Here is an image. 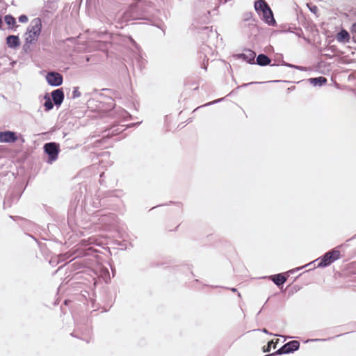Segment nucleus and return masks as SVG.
Wrapping results in <instances>:
<instances>
[{"label":"nucleus","mask_w":356,"mask_h":356,"mask_svg":"<svg viewBox=\"0 0 356 356\" xmlns=\"http://www.w3.org/2000/svg\"><path fill=\"white\" fill-rule=\"evenodd\" d=\"M222 99H216L215 101H213V102H211L209 103H207L206 104H204L203 106H209V105H211V104H214L216 103H218V102H220V101H222Z\"/></svg>","instance_id":"5701e85b"},{"label":"nucleus","mask_w":356,"mask_h":356,"mask_svg":"<svg viewBox=\"0 0 356 356\" xmlns=\"http://www.w3.org/2000/svg\"><path fill=\"white\" fill-rule=\"evenodd\" d=\"M260 16H261L262 20L268 25L273 26L276 25V21L274 18L273 13L270 6L264 10L261 13Z\"/></svg>","instance_id":"6e6552de"},{"label":"nucleus","mask_w":356,"mask_h":356,"mask_svg":"<svg viewBox=\"0 0 356 356\" xmlns=\"http://www.w3.org/2000/svg\"><path fill=\"white\" fill-rule=\"evenodd\" d=\"M309 264H307V265H305V266H301V267H298V268H294V269H293V270H289V273H293V272H295V271H298V270H300V269H302V268H305V266H309Z\"/></svg>","instance_id":"b1692460"},{"label":"nucleus","mask_w":356,"mask_h":356,"mask_svg":"<svg viewBox=\"0 0 356 356\" xmlns=\"http://www.w3.org/2000/svg\"><path fill=\"white\" fill-rule=\"evenodd\" d=\"M17 140L16 134L11 131H0V143H15Z\"/></svg>","instance_id":"1a4fd4ad"},{"label":"nucleus","mask_w":356,"mask_h":356,"mask_svg":"<svg viewBox=\"0 0 356 356\" xmlns=\"http://www.w3.org/2000/svg\"><path fill=\"white\" fill-rule=\"evenodd\" d=\"M157 0H136L124 12L123 18L126 21L143 19L152 21L159 11L155 7Z\"/></svg>","instance_id":"f257e3e1"},{"label":"nucleus","mask_w":356,"mask_h":356,"mask_svg":"<svg viewBox=\"0 0 356 356\" xmlns=\"http://www.w3.org/2000/svg\"><path fill=\"white\" fill-rule=\"evenodd\" d=\"M252 18V12H247V13H245L243 15V19L244 21H249Z\"/></svg>","instance_id":"aec40b11"},{"label":"nucleus","mask_w":356,"mask_h":356,"mask_svg":"<svg viewBox=\"0 0 356 356\" xmlns=\"http://www.w3.org/2000/svg\"><path fill=\"white\" fill-rule=\"evenodd\" d=\"M341 246H338L326 253H325L322 257H319L316 261H319V262L317 264V267L318 268H325L330 264H332L333 262L337 261L340 258L341 253L340 251L338 250L339 248Z\"/></svg>","instance_id":"f03ea898"},{"label":"nucleus","mask_w":356,"mask_h":356,"mask_svg":"<svg viewBox=\"0 0 356 356\" xmlns=\"http://www.w3.org/2000/svg\"><path fill=\"white\" fill-rule=\"evenodd\" d=\"M110 102L108 103L109 104V106L114 108V101L112 99H108Z\"/></svg>","instance_id":"a878e982"},{"label":"nucleus","mask_w":356,"mask_h":356,"mask_svg":"<svg viewBox=\"0 0 356 356\" xmlns=\"http://www.w3.org/2000/svg\"><path fill=\"white\" fill-rule=\"evenodd\" d=\"M278 339L276 340L275 342L274 341H270L268 344L263 348L264 352H270L271 350V347L273 346L274 348H275V345L277 343Z\"/></svg>","instance_id":"a211bd4d"},{"label":"nucleus","mask_w":356,"mask_h":356,"mask_svg":"<svg viewBox=\"0 0 356 356\" xmlns=\"http://www.w3.org/2000/svg\"><path fill=\"white\" fill-rule=\"evenodd\" d=\"M4 20H5V22L8 26H11V25L13 26L16 23V20H15V17L13 15H6L4 17Z\"/></svg>","instance_id":"f3484780"},{"label":"nucleus","mask_w":356,"mask_h":356,"mask_svg":"<svg viewBox=\"0 0 356 356\" xmlns=\"http://www.w3.org/2000/svg\"><path fill=\"white\" fill-rule=\"evenodd\" d=\"M46 79L49 85L51 86L57 87L63 83V76L56 72H51L47 73Z\"/></svg>","instance_id":"423d86ee"},{"label":"nucleus","mask_w":356,"mask_h":356,"mask_svg":"<svg viewBox=\"0 0 356 356\" xmlns=\"http://www.w3.org/2000/svg\"><path fill=\"white\" fill-rule=\"evenodd\" d=\"M262 332H264V333H266V334H268V333H269V332H268V331L266 328H264V329L262 330Z\"/></svg>","instance_id":"c756f323"},{"label":"nucleus","mask_w":356,"mask_h":356,"mask_svg":"<svg viewBox=\"0 0 356 356\" xmlns=\"http://www.w3.org/2000/svg\"><path fill=\"white\" fill-rule=\"evenodd\" d=\"M238 297H241V293H238Z\"/></svg>","instance_id":"c9c22d12"},{"label":"nucleus","mask_w":356,"mask_h":356,"mask_svg":"<svg viewBox=\"0 0 356 356\" xmlns=\"http://www.w3.org/2000/svg\"><path fill=\"white\" fill-rule=\"evenodd\" d=\"M255 64L261 66L265 67L267 65L270 66H275V65H282V66H286L291 68H295L300 70H302L303 67L301 66L295 65L291 63H288L284 60H282L280 64H271V59L266 54H259L256 58Z\"/></svg>","instance_id":"20e7f679"},{"label":"nucleus","mask_w":356,"mask_h":356,"mask_svg":"<svg viewBox=\"0 0 356 356\" xmlns=\"http://www.w3.org/2000/svg\"><path fill=\"white\" fill-rule=\"evenodd\" d=\"M294 89H295V86H291V87L288 88V90L291 91V90H293Z\"/></svg>","instance_id":"c85d7f7f"},{"label":"nucleus","mask_w":356,"mask_h":356,"mask_svg":"<svg viewBox=\"0 0 356 356\" xmlns=\"http://www.w3.org/2000/svg\"><path fill=\"white\" fill-rule=\"evenodd\" d=\"M28 20V17L25 15H22L19 17V21L21 23H26Z\"/></svg>","instance_id":"4be33fe9"},{"label":"nucleus","mask_w":356,"mask_h":356,"mask_svg":"<svg viewBox=\"0 0 356 356\" xmlns=\"http://www.w3.org/2000/svg\"><path fill=\"white\" fill-rule=\"evenodd\" d=\"M80 96H81V92L79 90V88L78 87H74L73 88V91H72V99H76V98L79 97Z\"/></svg>","instance_id":"6ab92c4d"},{"label":"nucleus","mask_w":356,"mask_h":356,"mask_svg":"<svg viewBox=\"0 0 356 356\" xmlns=\"http://www.w3.org/2000/svg\"><path fill=\"white\" fill-rule=\"evenodd\" d=\"M67 302H68V300H65V302H65V305H67Z\"/></svg>","instance_id":"72a5a7b5"},{"label":"nucleus","mask_w":356,"mask_h":356,"mask_svg":"<svg viewBox=\"0 0 356 356\" xmlns=\"http://www.w3.org/2000/svg\"><path fill=\"white\" fill-rule=\"evenodd\" d=\"M6 44L10 48H16L20 44L19 38L17 35H8L6 38Z\"/></svg>","instance_id":"f8f14e48"},{"label":"nucleus","mask_w":356,"mask_h":356,"mask_svg":"<svg viewBox=\"0 0 356 356\" xmlns=\"http://www.w3.org/2000/svg\"><path fill=\"white\" fill-rule=\"evenodd\" d=\"M310 10L312 12V13H316V11L317 10V7L314 6H312V8H310Z\"/></svg>","instance_id":"bb28decb"},{"label":"nucleus","mask_w":356,"mask_h":356,"mask_svg":"<svg viewBox=\"0 0 356 356\" xmlns=\"http://www.w3.org/2000/svg\"><path fill=\"white\" fill-rule=\"evenodd\" d=\"M42 22L40 18L33 19L29 28L26 34L29 35L26 38V43L32 44L38 40L41 33Z\"/></svg>","instance_id":"7ed1b4c3"},{"label":"nucleus","mask_w":356,"mask_h":356,"mask_svg":"<svg viewBox=\"0 0 356 356\" xmlns=\"http://www.w3.org/2000/svg\"><path fill=\"white\" fill-rule=\"evenodd\" d=\"M351 31L353 35H356V22L353 24Z\"/></svg>","instance_id":"393cba45"},{"label":"nucleus","mask_w":356,"mask_h":356,"mask_svg":"<svg viewBox=\"0 0 356 356\" xmlns=\"http://www.w3.org/2000/svg\"><path fill=\"white\" fill-rule=\"evenodd\" d=\"M270 278L277 286L283 285L286 282V277L282 273L271 275Z\"/></svg>","instance_id":"ddd939ff"},{"label":"nucleus","mask_w":356,"mask_h":356,"mask_svg":"<svg viewBox=\"0 0 356 356\" xmlns=\"http://www.w3.org/2000/svg\"><path fill=\"white\" fill-rule=\"evenodd\" d=\"M203 67H204V69L205 70H207V64L206 65V64H204H204H203Z\"/></svg>","instance_id":"2f4dec72"},{"label":"nucleus","mask_w":356,"mask_h":356,"mask_svg":"<svg viewBox=\"0 0 356 356\" xmlns=\"http://www.w3.org/2000/svg\"><path fill=\"white\" fill-rule=\"evenodd\" d=\"M238 58H241L249 64H255L256 53L251 49H245L244 52L236 54Z\"/></svg>","instance_id":"0eeeda50"},{"label":"nucleus","mask_w":356,"mask_h":356,"mask_svg":"<svg viewBox=\"0 0 356 356\" xmlns=\"http://www.w3.org/2000/svg\"><path fill=\"white\" fill-rule=\"evenodd\" d=\"M309 82L314 86H322L327 83V79L324 76H318L315 78H310L308 79Z\"/></svg>","instance_id":"4468645a"},{"label":"nucleus","mask_w":356,"mask_h":356,"mask_svg":"<svg viewBox=\"0 0 356 356\" xmlns=\"http://www.w3.org/2000/svg\"><path fill=\"white\" fill-rule=\"evenodd\" d=\"M253 83H259V82H251V83H245L242 86L243 87H245V86H247L248 85L253 84Z\"/></svg>","instance_id":"cd10ccee"},{"label":"nucleus","mask_w":356,"mask_h":356,"mask_svg":"<svg viewBox=\"0 0 356 356\" xmlns=\"http://www.w3.org/2000/svg\"><path fill=\"white\" fill-rule=\"evenodd\" d=\"M230 290L232 291V292H236L237 291V289L236 288H231Z\"/></svg>","instance_id":"7c9ffc66"},{"label":"nucleus","mask_w":356,"mask_h":356,"mask_svg":"<svg viewBox=\"0 0 356 356\" xmlns=\"http://www.w3.org/2000/svg\"><path fill=\"white\" fill-rule=\"evenodd\" d=\"M319 340H320V339H314V341H319Z\"/></svg>","instance_id":"e433bc0d"},{"label":"nucleus","mask_w":356,"mask_h":356,"mask_svg":"<svg viewBox=\"0 0 356 356\" xmlns=\"http://www.w3.org/2000/svg\"><path fill=\"white\" fill-rule=\"evenodd\" d=\"M3 0H0V3L2 2Z\"/></svg>","instance_id":"4c0bfd02"},{"label":"nucleus","mask_w":356,"mask_h":356,"mask_svg":"<svg viewBox=\"0 0 356 356\" xmlns=\"http://www.w3.org/2000/svg\"><path fill=\"white\" fill-rule=\"evenodd\" d=\"M44 152L48 155L47 163L51 164L57 160L60 152L59 144L49 142L44 145Z\"/></svg>","instance_id":"39448f33"},{"label":"nucleus","mask_w":356,"mask_h":356,"mask_svg":"<svg viewBox=\"0 0 356 356\" xmlns=\"http://www.w3.org/2000/svg\"><path fill=\"white\" fill-rule=\"evenodd\" d=\"M254 7L258 15H261V13L268 8L269 5L265 0H257L254 2Z\"/></svg>","instance_id":"9b49d317"},{"label":"nucleus","mask_w":356,"mask_h":356,"mask_svg":"<svg viewBox=\"0 0 356 356\" xmlns=\"http://www.w3.org/2000/svg\"><path fill=\"white\" fill-rule=\"evenodd\" d=\"M44 99H45L44 103V109L46 111H49L53 108L54 104L52 99H51V98L47 95H46L44 96Z\"/></svg>","instance_id":"2eb2a0df"},{"label":"nucleus","mask_w":356,"mask_h":356,"mask_svg":"<svg viewBox=\"0 0 356 356\" xmlns=\"http://www.w3.org/2000/svg\"><path fill=\"white\" fill-rule=\"evenodd\" d=\"M51 97H52V101L56 106H60L61 104L63 103V102L64 100V97H65L63 89L58 88V89H56V90H54V91H52L51 92Z\"/></svg>","instance_id":"9d476101"},{"label":"nucleus","mask_w":356,"mask_h":356,"mask_svg":"<svg viewBox=\"0 0 356 356\" xmlns=\"http://www.w3.org/2000/svg\"><path fill=\"white\" fill-rule=\"evenodd\" d=\"M349 33L347 31L342 29L337 35V40L339 41L348 40Z\"/></svg>","instance_id":"dca6fc26"},{"label":"nucleus","mask_w":356,"mask_h":356,"mask_svg":"<svg viewBox=\"0 0 356 356\" xmlns=\"http://www.w3.org/2000/svg\"><path fill=\"white\" fill-rule=\"evenodd\" d=\"M281 81H282L281 80H274V81H271L270 82L277 83V82H281Z\"/></svg>","instance_id":"473e14b6"},{"label":"nucleus","mask_w":356,"mask_h":356,"mask_svg":"<svg viewBox=\"0 0 356 356\" xmlns=\"http://www.w3.org/2000/svg\"><path fill=\"white\" fill-rule=\"evenodd\" d=\"M11 201H10V195H7L6 197H5V200H4V202H3V204L4 206H7V207H10L11 206Z\"/></svg>","instance_id":"412c9836"},{"label":"nucleus","mask_w":356,"mask_h":356,"mask_svg":"<svg viewBox=\"0 0 356 356\" xmlns=\"http://www.w3.org/2000/svg\"><path fill=\"white\" fill-rule=\"evenodd\" d=\"M205 30H208L209 29V27H205L204 28Z\"/></svg>","instance_id":"f704fd0d"}]
</instances>
